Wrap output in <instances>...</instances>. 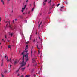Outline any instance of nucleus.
Returning a JSON list of instances; mask_svg holds the SVG:
<instances>
[{"label": "nucleus", "instance_id": "f257e3e1", "mask_svg": "<svg viewBox=\"0 0 77 77\" xmlns=\"http://www.w3.org/2000/svg\"><path fill=\"white\" fill-rule=\"evenodd\" d=\"M28 47H29V46H28V45H26V47L25 48V51L23 52V53H22L21 54L22 55H23V57L22 58L23 61L21 63V66H24L26 65V62L24 61V53H27V52L28 51L26 50H27Z\"/></svg>", "mask_w": 77, "mask_h": 77}, {"label": "nucleus", "instance_id": "f03ea898", "mask_svg": "<svg viewBox=\"0 0 77 77\" xmlns=\"http://www.w3.org/2000/svg\"><path fill=\"white\" fill-rule=\"evenodd\" d=\"M5 23H7L6 25V27L8 26H9V27L10 29H12V26L10 25V21H6V20H5Z\"/></svg>", "mask_w": 77, "mask_h": 77}, {"label": "nucleus", "instance_id": "7ed1b4c3", "mask_svg": "<svg viewBox=\"0 0 77 77\" xmlns=\"http://www.w3.org/2000/svg\"><path fill=\"white\" fill-rule=\"evenodd\" d=\"M18 62H19V60L16 59L14 61V60L13 59L12 60V63H14V65H15V64H17V63H18Z\"/></svg>", "mask_w": 77, "mask_h": 77}, {"label": "nucleus", "instance_id": "20e7f679", "mask_svg": "<svg viewBox=\"0 0 77 77\" xmlns=\"http://www.w3.org/2000/svg\"><path fill=\"white\" fill-rule=\"evenodd\" d=\"M6 60L7 62H10L11 63H12V60H11V59L9 58L8 59V57H7L6 58Z\"/></svg>", "mask_w": 77, "mask_h": 77}, {"label": "nucleus", "instance_id": "39448f33", "mask_svg": "<svg viewBox=\"0 0 77 77\" xmlns=\"http://www.w3.org/2000/svg\"><path fill=\"white\" fill-rule=\"evenodd\" d=\"M28 56H29V54L27 53L26 55H25V60L27 62L28 61L29 59H28Z\"/></svg>", "mask_w": 77, "mask_h": 77}, {"label": "nucleus", "instance_id": "423d86ee", "mask_svg": "<svg viewBox=\"0 0 77 77\" xmlns=\"http://www.w3.org/2000/svg\"><path fill=\"white\" fill-rule=\"evenodd\" d=\"M26 6L27 5H25L24 6V5L23 6L22 9V12H24V10H25V8H26Z\"/></svg>", "mask_w": 77, "mask_h": 77}, {"label": "nucleus", "instance_id": "0eeeda50", "mask_svg": "<svg viewBox=\"0 0 77 77\" xmlns=\"http://www.w3.org/2000/svg\"><path fill=\"white\" fill-rule=\"evenodd\" d=\"M47 0H45V1H44L43 2V5H45V2H47Z\"/></svg>", "mask_w": 77, "mask_h": 77}, {"label": "nucleus", "instance_id": "6e6552de", "mask_svg": "<svg viewBox=\"0 0 77 77\" xmlns=\"http://www.w3.org/2000/svg\"><path fill=\"white\" fill-rule=\"evenodd\" d=\"M8 48H12V46L10 45H8Z\"/></svg>", "mask_w": 77, "mask_h": 77}, {"label": "nucleus", "instance_id": "1a4fd4ad", "mask_svg": "<svg viewBox=\"0 0 77 77\" xmlns=\"http://www.w3.org/2000/svg\"><path fill=\"white\" fill-rule=\"evenodd\" d=\"M1 2L3 4V5H5V2H4V1L3 0H1Z\"/></svg>", "mask_w": 77, "mask_h": 77}, {"label": "nucleus", "instance_id": "9d476101", "mask_svg": "<svg viewBox=\"0 0 77 77\" xmlns=\"http://www.w3.org/2000/svg\"><path fill=\"white\" fill-rule=\"evenodd\" d=\"M32 62H33V63H35L36 62V61L35 60L33 59L32 60Z\"/></svg>", "mask_w": 77, "mask_h": 77}, {"label": "nucleus", "instance_id": "9b49d317", "mask_svg": "<svg viewBox=\"0 0 77 77\" xmlns=\"http://www.w3.org/2000/svg\"><path fill=\"white\" fill-rule=\"evenodd\" d=\"M13 33H9V35H11V36H12V35H13Z\"/></svg>", "mask_w": 77, "mask_h": 77}, {"label": "nucleus", "instance_id": "f8f14e48", "mask_svg": "<svg viewBox=\"0 0 77 77\" xmlns=\"http://www.w3.org/2000/svg\"><path fill=\"white\" fill-rule=\"evenodd\" d=\"M37 48H38V53H39H39H40V52H39V47H38V45H37Z\"/></svg>", "mask_w": 77, "mask_h": 77}, {"label": "nucleus", "instance_id": "ddd939ff", "mask_svg": "<svg viewBox=\"0 0 77 77\" xmlns=\"http://www.w3.org/2000/svg\"><path fill=\"white\" fill-rule=\"evenodd\" d=\"M3 61H2V62L1 64V66H3Z\"/></svg>", "mask_w": 77, "mask_h": 77}, {"label": "nucleus", "instance_id": "4468645a", "mask_svg": "<svg viewBox=\"0 0 77 77\" xmlns=\"http://www.w3.org/2000/svg\"><path fill=\"white\" fill-rule=\"evenodd\" d=\"M30 77V75H26L25 76V77Z\"/></svg>", "mask_w": 77, "mask_h": 77}, {"label": "nucleus", "instance_id": "2eb2a0df", "mask_svg": "<svg viewBox=\"0 0 77 77\" xmlns=\"http://www.w3.org/2000/svg\"><path fill=\"white\" fill-rule=\"evenodd\" d=\"M24 69H25V68H22V71H24Z\"/></svg>", "mask_w": 77, "mask_h": 77}, {"label": "nucleus", "instance_id": "dca6fc26", "mask_svg": "<svg viewBox=\"0 0 77 77\" xmlns=\"http://www.w3.org/2000/svg\"><path fill=\"white\" fill-rule=\"evenodd\" d=\"M29 41H27L26 42V44H29Z\"/></svg>", "mask_w": 77, "mask_h": 77}, {"label": "nucleus", "instance_id": "f3484780", "mask_svg": "<svg viewBox=\"0 0 77 77\" xmlns=\"http://www.w3.org/2000/svg\"><path fill=\"white\" fill-rule=\"evenodd\" d=\"M31 56H32V55H33V52L32 51H31Z\"/></svg>", "mask_w": 77, "mask_h": 77}, {"label": "nucleus", "instance_id": "a211bd4d", "mask_svg": "<svg viewBox=\"0 0 77 77\" xmlns=\"http://www.w3.org/2000/svg\"><path fill=\"white\" fill-rule=\"evenodd\" d=\"M26 3H28L29 2V0H26Z\"/></svg>", "mask_w": 77, "mask_h": 77}, {"label": "nucleus", "instance_id": "6ab92c4d", "mask_svg": "<svg viewBox=\"0 0 77 77\" xmlns=\"http://www.w3.org/2000/svg\"><path fill=\"white\" fill-rule=\"evenodd\" d=\"M12 66V65H10L9 66V68H11Z\"/></svg>", "mask_w": 77, "mask_h": 77}, {"label": "nucleus", "instance_id": "aec40b11", "mask_svg": "<svg viewBox=\"0 0 77 77\" xmlns=\"http://www.w3.org/2000/svg\"><path fill=\"white\" fill-rule=\"evenodd\" d=\"M1 75H2V77H4V75H3L2 74H1Z\"/></svg>", "mask_w": 77, "mask_h": 77}, {"label": "nucleus", "instance_id": "412c9836", "mask_svg": "<svg viewBox=\"0 0 77 77\" xmlns=\"http://www.w3.org/2000/svg\"><path fill=\"white\" fill-rule=\"evenodd\" d=\"M4 73H6V72H7V71L5 70L4 72Z\"/></svg>", "mask_w": 77, "mask_h": 77}, {"label": "nucleus", "instance_id": "4be33fe9", "mask_svg": "<svg viewBox=\"0 0 77 77\" xmlns=\"http://www.w3.org/2000/svg\"><path fill=\"white\" fill-rule=\"evenodd\" d=\"M15 21H17L18 20V19H16L15 20Z\"/></svg>", "mask_w": 77, "mask_h": 77}, {"label": "nucleus", "instance_id": "5701e85b", "mask_svg": "<svg viewBox=\"0 0 77 77\" xmlns=\"http://www.w3.org/2000/svg\"><path fill=\"white\" fill-rule=\"evenodd\" d=\"M2 20V17H0V21Z\"/></svg>", "mask_w": 77, "mask_h": 77}, {"label": "nucleus", "instance_id": "b1692460", "mask_svg": "<svg viewBox=\"0 0 77 77\" xmlns=\"http://www.w3.org/2000/svg\"><path fill=\"white\" fill-rule=\"evenodd\" d=\"M34 9V8H33V9H32V12H33V10Z\"/></svg>", "mask_w": 77, "mask_h": 77}, {"label": "nucleus", "instance_id": "393cba45", "mask_svg": "<svg viewBox=\"0 0 77 77\" xmlns=\"http://www.w3.org/2000/svg\"><path fill=\"white\" fill-rule=\"evenodd\" d=\"M59 5H60V4H58V5H57V7H58L59 6Z\"/></svg>", "mask_w": 77, "mask_h": 77}, {"label": "nucleus", "instance_id": "a878e982", "mask_svg": "<svg viewBox=\"0 0 77 77\" xmlns=\"http://www.w3.org/2000/svg\"><path fill=\"white\" fill-rule=\"evenodd\" d=\"M31 38H32V36H30V39H31Z\"/></svg>", "mask_w": 77, "mask_h": 77}, {"label": "nucleus", "instance_id": "bb28decb", "mask_svg": "<svg viewBox=\"0 0 77 77\" xmlns=\"http://www.w3.org/2000/svg\"><path fill=\"white\" fill-rule=\"evenodd\" d=\"M19 17H21V16H20V15L19 16Z\"/></svg>", "mask_w": 77, "mask_h": 77}, {"label": "nucleus", "instance_id": "cd10ccee", "mask_svg": "<svg viewBox=\"0 0 77 77\" xmlns=\"http://www.w3.org/2000/svg\"><path fill=\"white\" fill-rule=\"evenodd\" d=\"M7 42H9V40H7Z\"/></svg>", "mask_w": 77, "mask_h": 77}, {"label": "nucleus", "instance_id": "c85d7f7f", "mask_svg": "<svg viewBox=\"0 0 77 77\" xmlns=\"http://www.w3.org/2000/svg\"><path fill=\"white\" fill-rule=\"evenodd\" d=\"M10 1V0H7L8 2H9Z\"/></svg>", "mask_w": 77, "mask_h": 77}, {"label": "nucleus", "instance_id": "c756f323", "mask_svg": "<svg viewBox=\"0 0 77 77\" xmlns=\"http://www.w3.org/2000/svg\"><path fill=\"white\" fill-rule=\"evenodd\" d=\"M5 58H6V55H5Z\"/></svg>", "mask_w": 77, "mask_h": 77}, {"label": "nucleus", "instance_id": "7c9ffc66", "mask_svg": "<svg viewBox=\"0 0 77 77\" xmlns=\"http://www.w3.org/2000/svg\"><path fill=\"white\" fill-rule=\"evenodd\" d=\"M30 11H29V12H28V14H30Z\"/></svg>", "mask_w": 77, "mask_h": 77}, {"label": "nucleus", "instance_id": "2f4dec72", "mask_svg": "<svg viewBox=\"0 0 77 77\" xmlns=\"http://www.w3.org/2000/svg\"><path fill=\"white\" fill-rule=\"evenodd\" d=\"M42 23V22H41V23L40 24V25H41V24Z\"/></svg>", "mask_w": 77, "mask_h": 77}, {"label": "nucleus", "instance_id": "473e14b6", "mask_svg": "<svg viewBox=\"0 0 77 77\" xmlns=\"http://www.w3.org/2000/svg\"><path fill=\"white\" fill-rule=\"evenodd\" d=\"M13 23H14V20H13Z\"/></svg>", "mask_w": 77, "mask_h": 77}, {"label": "nucleus", "instance_id": "72a5a7b5", "mask_svg": "<svg viewBox=\"0 0 77 77\" xmlns=\"http://www.w3.org/2000/svg\"><path fill=\"white\" fill-rule=\"evenodd\" d=\"M40 58H41V56H40Z\"/></svg>", "mask_w": 77, "mask_h": 77}, {"label": "nucleus", "instance_id": "f704fd0d", "mask_svg": "<svg viewBox=\"0 0 77 77\" xmlns=\"http://www.w3.org/2000/svg\"><path fill=\"white\" fill-rule=\"evenodd\" d=\"M19 75H20V74H18V76H19Z\"/></svg>", "mask_w": 77, "mask_h": 77}, {"label": "nucleus", "instance_id": "c9c22d12", "mask_svg": "<svg viewBox=\"0 0 77 77\" xmlns=\"http://www.w3.org/2000/svg\"><path fill=\"white\" fill-rule=\"evenodd\" d=\"M2 41H4V39H2Z\"/></svg>", "mask_w": 77, "mask_h": 77}, {"label": "nucleus", "instance_id": "e433bc0d", "mask_svg": "<svg viewBox=\"0 0 77 77\" xmlns=\"http://www.w3.org/2000/svg\"><path fill=\"white\" fill-rule=\"evenodd\" d=\"M3 42H5V41L4 40V41H3Z\"/></svg>", "mask_w": 77, "mask_h": 77}, {"label": "nucleus", "instance_id": "4c0bfd02", "mask_svg": "<svg viewBox=\"0 0 77 77\" xmlns=\"http://www.w3.org/2000/svg\"><path fill=\"white\" fill-rule=\"evenodd\" d=\"M5 38H6V35L5 36Z\"/></svg>", "mask_w": 77, "mask_h": 77}, {"label": "nucleus", "instance_id": "58836bf2", "mask_svg": "<svg viewBox=\"0 0 77 77\" xmlns=\"http://www.w3.org/2000/svg\"><path fill=\"white\" fill-rule=\"evenodd\" d=\"M33 42H35V39H34Z\"/></svg>", "mask_w": 77, "mask_h": 77}, {"label": "nucleus", "instance_id": "ea45409f", "mask_svg": "<svg viewBox=\"0 0 77 77\" xmlns=\"http://www.w3.org/2000/svg\"><path fill=\"white\" fill-rule=\"evenodd\" d=\"M1 45V43H0V45Z\"/></svg>", "mask_w": 77, "mask_h": 77}, {"label": "nucleus", "instance_id": "a19ab883", "mask_svg": "<svg viewBox=\"0 0 77 77\" xmlns=\"http://www.w3.org/2000/svg\"><path fill=\"white\" fill-rule=\"evenodd\" d=\"M23 14H24V13H23Z\"/></svg>", "mask_w": 77, "mask_h": 77}, {"label": "nucleus", "instance_id": "79ce46f5", "mask_svg": "<svg viewBox=\"0 0 77 77\" xmlns=\"http://www.w3.org/2000/svg\"><path fill=\"white\" fill-rule=\"evenodd\" d=\"M36 34H37V33H36Z\"/></svg>", "mask_w": 77, "mask_h": 77}, {"label": "nucleus", "instance_id": "37998d69", "mask_svg": "<svg viewBox=\"0 0 77 77\" xmlns=\"http://www.w3.org/2000/svg\"><path fill=\"white\" fill-rule=\"evenodd\" d=\"M6 44H8V43H6Z\"/></svg>", "mask_w": 77, "mask_h": 77}, {"label": "nucleus", "instance_id": "c03bdc74", "mask_svg": "<svg viewBox=\"0 0 77 77\" xmlns=\"http://www.w3.org/2000/svg\"><path fill=\"white\" fill-rule=\"evenodd\" d=\"M33 47H32V48H33Z\"/></svg>", "mask_w": 77, "mask_h": 77}]
</instances>
